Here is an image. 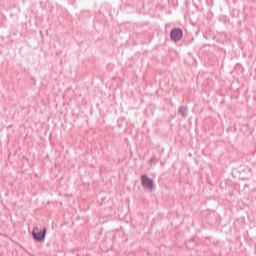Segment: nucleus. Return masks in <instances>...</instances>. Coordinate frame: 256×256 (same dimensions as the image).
I'll return each instance as SVG.
<instances>
[{
  "label": "nucleus",
  "instance_id": "obj_5",
  "mask_svg": "<svg viewBox=\"0 0 256 256\" xmlns=\"http://www.w3.org/2000/svg\"><path fill=\"white\" fill-rule=\"evenodd\" d=\"M159 159H157V156L153 155L151 159L149 160L150 165H156L158 163Z\"/></svg>",
  "mask_w": 256,
  "mask_h": 256
},
{
  "label": "nucleus",
  "instance_id": "obj_3",
  "mask_svg": "<svg viewBox=\"0 0 256 256\" xmlns=\"http://www.w3.org/2000/svg\"><path fill=\"white\" fill-rule=\"evenodd\" d=\"M170 38H171V41H173L174 43H179V41L183 39V29L173 28L170 31Z\"/></svg>",
  "mask_w": 256,
  "mask_h": 256
},
{
  "label": "nucleus",
  "instance_id": "obj_4",
  "mask_svg": "<svg viewBox=\"0 0 256 256\" xmlns=\"http://www.w3.org/2000/svg\"><path fill=\"white\" fill-rule=\"evenodd\" d=\"M179 115L182 117V119H187L189 115V107L182 105L178 109Z\"/></svg>",
  "mask_w": 256,
  "mask_h": 256
},
{
  "label": "nucleus",
  "instance_id": "obj_2",
  "mask_svg": "<svg viewBox=\"0 0 256 256\" xmlns=\"http://www.w3.org/2000/svg\"><path fill=\"white\" fill-rule=\"evenodd\" d=\"M140 181L144 189H147L148 191H153V189H155V182L153 179L149 178L147 174H142L140 176Z\"/></svg>",
  "mask_w": 256,
  "mask_h": 256
},
{
  "label": "nucleus",
  "instance_id": "obj_1",
  "mask_svg": "<svg viewBox=\"0 0 256 256\" xmlns=\"http://www.w3.org/2000/svg\"><path fill=\"white\" fill-rule=\"evenodd\" d=\"M32 237L37 243H43V241H45V237H47V228H43L41 230L37 226L34 227L32 231Z\"/></svg>",
  "mask_w": 256,
  "mask_h": 256
}]
</instances>
